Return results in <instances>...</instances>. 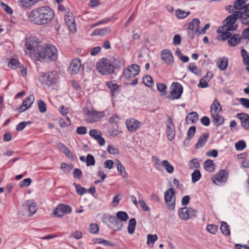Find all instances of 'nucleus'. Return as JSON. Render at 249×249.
Listing matches in <instances>:
<instances>
[{"label":"nucleus","instance_id":"1","mask_svg":"<svg viewBox=\"0 0 249 249\" xmlns=\"http://www.w3.org/2000/svg\"><path fill=\"white\" fill-rule=\"evenodd\" d=\"M54 12L49 6H43L31 10L27 15L28 20L36 25H44L53 18Z\"/></svg>","mask_w":249,"mask_h":249},{"label":"nucleus","instance_id":"2","mask_svg":"<svg viewBox=\"0 0 249 249\" xmlns=\"http://www.w3.org/2000/svg\"><path fill=\"white\" fill-rule=\"evenodd\" d=\"M124 67V59L119 58L112 60L107 58L100 59L96 64L97 71L103 75H109L113 73L115 69Z\"/></svg>","mask_w":249,"mask_h":249},{"label":"nucleus","instance_id":"3","mask_svg":"<svg viewBox=\"0 0 249 249\" xmlns=\"http://www.w3.org/2000/svg\"><path fill=\"white\" fill-rule=\"evenodd\" d=\"M57 56V50L55 46L51 45H45L38 51L36 57L39 61L51 62L55 60Z\"/></svg>","mask_w":249,"mask_h":249},{"label":"nucleus","instance_id":"4","mask_svg":"<svg viewBox=\"0 0 249 249\" xmlns=\"http://www.w3.org/2000/svg\"><path fill=\"white\" fill-rule=\"evenodd\" d=\"M101 220L114 231H120L123 227V223L120 221L115 216L106 213L103 214Z\"/></svg>","mask_w":249,"mask_h":249},{"label":"nucleus","instance_id":"5","mask_svg":"<svg viewBox=\"0 0 249 249\" xmlns=\"http://www.w3.org/2000/svg\"><path fill=\"white\" fill-rule=\"evenodd\" d=\"M237 19L236 11H234L231 15L227 17L223 21V26L219 27L218 29V31H220L222 30H227L231 31L236 30L238 27L237 24L236 23Z\"/></svg>","mask_w":249,"mask_h":249},{"label":"nucleus","instance_id":"6","mask_svg":"<svg viewBox=\"0 0 249 249\" xmlns=\"http://www.w3.org/2000/svg\"><path fill=\"white\" fill-rule=\"evenodd\" d=\"M58 77L56 71H49L42 73L39 78L40 81L48 86H51L56 83Z\"/></svg>","mask_w":249,"mask_h":249},{"label":"nucleus","instance_id":"7","mask_svg":"<svg viewBox=\"0 0 249 249\" xmlns=\"http://www.w3.org/2000/svg\"><path fill=\"white\" fill-rule=\"evenodd\" d=\"M39 41L36 38H30L25 41V48L26 53H33L37 55L38 51Z\"/></svg>","mask_w":249,"mask_h":249},{"label":"nucleus","instance_id":"8","mask_svg":"<svg viewBox=\"0 0 249 249\" xmlns=\"http://www.w3.org/2000/svg\"><path fill=\"white\" fill-rule=\"evenodd\" d=\"M183 90V88L180 83L173 82L170 87V95L168 99L176 100L180 98Z\"/></svg>","mask_w":249,"mask_h":249},{"label":"nucleus","instance_id":"9","mask_svg":"<svg viewBox=\"0 0 249 249\" xmlns=\"http://www.w3.org/2000/svg\"><path fill=\"white\" fill-rule=\"evenodd\" d=\"M175 190L172 188L168 189L164 192V199L167 208L170 210H173L175 207L176 197Z\"/></svg>","mask_w":249,"mask_h":249},{"label":"nucleus","instance_id":"10","mask_svg":"<svg viewBox=\"0 0 249 249\" xmlns=\"http://www.w3.org/2000/svg\"><path fill=\"white\" fill-rule=\"evenodd\" d=\"M200 24V21L197 18H194L188 24L187 28V35L189 38L193 39L196 34L198 32V27Z\"/></svg>","mask_w":249,"mask_h":249},{"label":"nucleus","instance_id":"11","mask_svg":"<svg viewBox=\"0 0 249 249\" xmlns=\"http://www.w3.org/2000/svg\"><path fill=\"white\" fill-rule=\"evenodd\" d=\"M229 177V172L225 170H220L218 173L212 178L214 184L221 186L225 184Z\"/></svg>","mask_w":249,"mask_h":249},{"label":"nucleus","instance_id":"12","mask_svg":"<svg viewBox=\"0 0 249 249\" xmlns=\"http://www.w3.org/2000/svg\"><path fill=\"white\" fill-rule=\"evenodd\" d=\"M84 112L88 116V119L90 123L98 122L100 119L104 117V111H98L94 110H89L88 109H85Z\"/></svg>","mask_w":249,"mask_h":249},{"label":"nucleus","instance_id":"13","mask_svg":"<svg viewBox=\"0 0 249 249\" xmlns=\"http://www.w3.org/2000/svg\"><path fill=\"white\" fill-rule=\"evenodd\" d=\"M178 213L180 219L187 220L195 216L196 212L191 207H184L179 210Z\"/></svg>","mask_w":249,"mask_h":249},{"label":"nucleus","instance_id":"14","mask_svg":"<svg viewBox=\"0 0 249 249\" xmlns=\"http://www.w3.org/2000/svg\"><path fill=\"white\" fill-rule=\"evenodd\" d=\"M140 72V67L137 64H132L128 67L123 72V76L129 79L138 75Z\"/></svg>","mask_w":249,"mask_h":249},{"label":"nucleus","instance_id":"15","mask_svg":"<svg viewBox=\"0 0 249 249\" xmlns=\"http://www.w3.org/2000/svg\"><path fill=\"white\" fill-rule=\"evenodd\" d=\"M65 21L70 30L72 33H75L76 31V26L75 23L74 17L71 12H68L65 16Z\"/></svg>","mask_w":249,"mask_h":249},{"label":"nucleus","instance_id":"16","mask_svg":"<svg viewBox=\"0 0 249 249\" xmlns=\"http://www.w3.org/2000/svg\"><path fill=\"white\" fill-rule=\"evenodd\" d=\"M166 133L168 140L171 141L174 139L175 130L172 119L169 117L166 122Z\"/></svg>","mask_w":249,"mask_h":249},{"label":"nucleus","instance_id":"17","mask_svg":"<svg viewBox=\"0 0 249 249\" xmlns=\"http://www.w3.org/2000/svg\"><path fill=\"white\" fill-rule=\"evenodd\" d=\"M35 101V97L33 95H30L25 98L23 100L22 105L18 108V110L19 113H21L29 108L32 106Z\"/></svg>","mask_w":249,"mask_h":249},{"label":"nucleus","instance_id":"18","mask_svg":"<svg viewBox=\"0 0 249 249\" xmlns=\"http://www.w3.org/2000/svg\"><path fill=\"white\" fill-rule=\"evenodd\" d=\"M81 67V60L79 58H74L71 62L69 70L72 74H75L78 72Z\"/></svg>","mask_w":249,"mask_h":249},{"label":"nucleus","instance_id":"19","mask_svg":"<svg viewBox=\"0 0 249 249\" xmlns=\"http://www.w3.org/2000/svg\"><path fill=\"white\" fill-rule=\"evenodd\" d=\"M125 124L127 129L131 132H134L140 127L141 123L134 119H129L126 120Z\"/></svg>","mask_w":249,"mask_h":249},{"label":"nucleus","instance_id":"20","mask_svg":"<svg viewBox=\"0 0 249 249\" xmlns=\"http://www.w3.org/2000/svg\"><path fill=\"white\" fill-rule=\"evenodd\" d=\"M161 57L162 60L167 65H171L174 62L173 56L170 50H164L162 51L161 53Z\"/></svg>","mask_w":249,"mask_h":249},{"label":"nucleus","instance_id":"21","mask_svg":"<svg viewBox=\"0 0 249 249\" xmlns=\"http://www.w3.org/2000/svg\"><path fill=\"white\" fill-rule=\"evenodd\" d=\"M237 117L241 121L242 126L246 130L249 129V115L241 113L237 114Z\"/></svg>","mask_w":249,"mask_h":249},{"label":"nucleus","instance_id":"22","mask_svg":"<svg viewBox=\"0 0 249 249\" xmlns=\"http://www.w3.org/2000/svg\"><path fill=\"white\" fill-rule=\"evenodd\" d=\"M41 0H18V5L23 9L31 8Z\"/></svg>","mask_w":249,"mask_h":249},{"label":"nucleus","instance_id":"23","mask_svg":"<svg viewBox=\"0 0 249 249\" xmlns=\"http://www.w3.org/2000/svg\"><path fill=\"white\" fill-rule=\"evenodd\" d=\"M237 18L240 19L242 24L245 25H249V13L236 11Z\"/></svg>","mask_w":249,"mask_h":249},{"label":"nucleus","instance_id":"24","mask_svg":"<svg viewBox=\"0 0 249 249\" xmlns=\"http://www.w3.org/2000/svg\"><path fill=\"white\" fill-rule=\"evenodd\" d=\"M241 41V37L239 34L231 35V36L228 41V44L230 47L235 46L238 45Z\"/></svg>","mask_w":249,"mask_h":249},{"label":"nucleus","instance_id":"25","mask_svg":"<svg viewBox=\"0 0 249 249\" xmlns=\"http://www.w3.org/2000/svg\"><path fill=\"white\" fill-rule=\"evenodd\" d=\"M209 137V133L208 132L204 133L201 135L198 139V141L196 144V148L198 149L202 147L205 144Z\"/></svg>","mask_w":249,"mask_h":249},{"label":"nucleus","instance_id":"26","mask_svg":"<svg viewBox=\"0 0 249 249\" xmlns=\"http://www.w3.org/2000/svg\"><path fill=\"white\" fill-rule=\"evenodd\" d=\"M221 110L222 108L219 102L217 99H215L210 107L211 113H219Z\"/></svg>","mask_w":249,"mask_h":249},{"label":"nucleus","instance_id":"27","mask_svg":"<svg viewBox=\"0 0 249 249\" xmlns=\"http://www.w3.org/2000/svg\"><path fill=\"white\" fill-rule=\"evenodd\" d=\"M211 116L213 119V122L215 125L218 126L224 123V118L220 115L219 113L211 114Z\"/></svg>","mask_w":249,"mask_h":249},{"label":"nucleus","instance_id":"28","mask_svg":"<svg viewBox=\"0 0 249 249\" xmlns=\"http://www.w3.org/2000/svg\"><path fill=\"white\" fill-rule=\"evenodd\" d=\"M198 120V114L196 112L190 113L186 117V122L188 124L196 123Z\"/></svg>","mask_w":249,"mask_h":249},{"label":"nucleus","instance_id":"29","mask_svg":"<svg viewBox=\"0 0 249 249\" xmlns=\"http://www.w3.org/2000/svg\"><path fill=\"white\" fill-rule=\"evenodd\" d=\"M196 130L195 126H191L188 130L187 138L184 141V145H187L190 142V140L194 136Z\"/></svg>","mask_w":249,"mask_h":249},{"label":"nucleus","instance_id":"30","mask_svg":"<svg viewBox=\"0 0 249 249\" xmlns=\"http://www.w3.org/2000/svg\"><path fill=\"white\" fill-rule=\"evenodd\" d=\"M230 30H222L220 31H217V33L220 35L217 37V39L219 40H225L230 38L231 36V34L230 32Z\"/></svg>","mask_w":249,"mask_h":249},{"label":"nucleus","instance_id":"31","mask_svg":"<svg viewBox=\"0 0 249 249\" xmlns=\"http://www.w3.org/2000/svg\"><path fill=\"white\" fill-rule=\"evenodd\" d=\"M111 32V30L109 27H106L101 29H97L95 30L92 33V36L100 35L104 36L107 35Z\"/></svg>","mask_w":249,"mask_h":249},{"label":"nucleus","instance_id":"32","mask_svg":"<svg viewBox=\"0 0 249 249\" xmlns=\"http://www.w3.org/2000/svg\"><path fill=\"white\" fill-rule=\"evenodd\" d=\"M117 168L120 174L123 178H125L127 176V172L125 171L124 166L121 163L120 160H117Z\"/></svg>","mask_w":249,"mask_h":249},{"label":"nucleus","instance_id":"33","mask_svg":"<svg viewBox=\"0 0 249 249\" xmlns=\"http://www.w3.org/2000/svg\"><path fill=\"white\" fill-rule=\"evenodd\" d=\"M213 162L211 160H207L204 162V167L205 169L208 172H213L214 170Z\"/></svg>","mask_w":249,"mask_h":249},{"label":"nucleus","instance_id":"34","mask_svg":"<svg viewBox=\"0 0 249 249\" xmlns=\"http://www.w3.org/2000/svg\"><path fill=\"white\" fill-rule=\"evenodd\" d=\"M220 230L222 233L225 236H229L230 235V230L229 226L225 222H222Z\"/></svg>","mask_w":249,"mask_h":249},{"label":"nucleus","instance_id":"35","mask_svg":"<svg viewBox=\"0 0 249 249\" xmlns=\"http://www.w3.org/2000/svg\"><path fill=\"white\" fill-rule=\"evenodd\" d=\"M136 226V221L134 218H131L128 222V225L127 227L128 232L132 234L134 233Z\"/></svg>","mask_w":249,"mask_h":249},{"label":"nucleus","instance_id":"36","mask_svg":"<svg viewBox=\"0 0 249 249\" xmlns=\"http://www.w3.org/2000/svg\"><path fill=\"white\" fill-rule=\"evenodd\" d=\"M116 217L121 222H126L129 219L127 213L124 211H119L116 213Z\"/></svg>","mask_w":249,"mask_h":249},{"label":"nucleus","instance_id":"37","mask_svg":"<svg viewBox=\"0 0 249 249\" xmlns=\"http://www.w3.org/2000/svg\"><path fill=\"white\" fill-rule=\"evenodd\" d=\"M209 74H211V76H212V75H213V74H212L210 72H208V73H207V74H206V76H205V77H204L200 79V81H199V83H198V86L199 87H200V88H207V87H208V86H209V85H208V81L210 80V79H211V78H208V80H206V79H205V78H206V77H208V76H209Z\"/></svg>","mask_w":249,"mask_h":249},{"label":"nucleus","instance_id":"38","mask_svg":"<svg viewBox=\"0 0 249 249\" xmlns=\"http://www.w3.org/2000/svg\"><path fill=\"white\" fill-rule=\"evenodd\" d=\"M228 65V59L226 57H223L220 59L219 63H217L218 68L221 71L225 70Z\"/></svg>","mask_w":249,"mask_h":249},{"label":"nucleus","instance_id":"39","mask_svg":"<svg viewBox=\"0 0 249 249\" xmlns=\"http://www.w3.org/2000/svg\"><path fill=\"white\" fill-rule=\"evenodd\" d=\"M162 165L164 167L166 172L172 174L174 170V167L167 160H163L161 162Z\"/></svg>","mask_w":249,"mask_h":249},{"label":"nucleus","instance_id":"40","mask_svg":"<svg viewBox=\"0 0 249 249\" xmlns=\"http://www.w3.org/2000/svg\"><path fill=\"white\" fill-rule=\"evenodd\" d=\"M142 83L149 88L152 87L154 85V82L152 77L148 75L143 76Z\"/></svg>","mask_w":249,"mask_h":249},{"label":"nucleus","instance_id":"41","mask_svg":"<svg viewBox=\"0 0 249 249\" xmlns=\"http://www.w3.org/2000/svg\"><path fill=\"white\" fill-rule=\"evenodd\" d=\"M188 69L190 71L196 75H200L201 74L200 70L197 67L195 63H190L188 66Z\"/></svg>","mask_w":249,"mask_h":249},{"label":"nucleus","instance_id":"42","mask_svg":"<svg viewBox=\"0 0 249 249\" xmlns=\"http://www.w3.org/2000/svg\"><path fill=\"white\" fill-rule=\"evenodd\" d=\"M248 0H236L234 3V8L236 10H242L244 8L245 4Z\"/></svg>","mask_w":249,"mask_h":249},{"label":"nucleus","instance_id":"43","mask_svg":"<svg viewBox=\"0 0 249 249\" xmlns=\"http://www.w3.org/2000/svg\"><path fill=\"white\" fill-rule=\"evenodd\" d=\"M73 185L75 187L76 192L79 196H82L87 192V189L82 187L80 184L73 183Z\"/></svg>","mask_w":249,"mask_h":249},{"label":"nucleus","instance_id":"44","mask_svg":"<svg viewBox=\"0 0 249 249\" xmlns=\"http://www.w3.org/2000/svg\"><path fill=\"white\" fill-rule=\"evenodd\" d=\"M73 167L72 164H68L65 162L62 163L60 166L61 169L66 174L70 173Z\"/></svg>","mask_w":249,"mask_h":249},{"label":"nucleus","instance_id":"45","mask_svg":"<svg viewBox=\"0 0 249 249\" xmlns=\"http://www.w3.org/2000/svg\"><path fill=\"white\" fill-rule=\"evenodd\" d=\"M147 244L148 246H153L154 243L158 239V236L156 234H148L147 236Z\"/></svg>","mask_w":249,"mask_h":249},{"label":"nucleus","instance_id":"46","mask_svg":"<svg viewBox=\"0 0 249 249\" xmlns=\"http://www.w3.org/2000/svg\"><path fill=\"white\" fill-rule=\"evenodd\" d=\"M89 231L92 234H97L99 232V227L96 223H91L89 225Z\"/></svg>","mask_w":249,"mask_h":249},{"label":"nucleus","instance_id":"47","mask_svg":"<svg viewBox=\"0 0 249 249\" xmlns=\"http://www.w3.org/2000/svg\"><path fill=\"white\" fill-rule=\"evenodd\" d=\"M58 206V210H61L64 214L70 213L71 212V209L69 205L60 204Z\"/></svg>","mask_w":249,"mask_h":249},{"label":"nucleus","instance_id":"48","mask_svg":"<svg viewBox=\"0 0 249 249\" xmlns=\"http://www.w3.org/2000/svg\"><path fill=\"white\" fill-rule=\"evenodd\" d=\"M201 176L200 172L199 170H196L192 174V181L193 183L196 182L200 179Z\"/></svg>","mask_w":249,"mask_h":249},{"label":"nucleus","instance_id":"49","mask_svg":"<svg viewBox=\"0 0 249 249\" xmlns=\"http://www.w3.org/2000/svg\"><path fill=\"white\" fill-rule=\"evenodd\" d=\"M190 12H186L178 9L176 12V15L178 18H184L187 17L190 14Z\"/></svg>","mask_w":249,"mask_h":249},{"label":"nucleus","instance_id":"50","mask_svg":"<svg viewBox=\"0 0 249 249\" xmlns=\"http://www.w3.org/2000/svg\"><path fill=\"white\" fill-rule=\"evenodd\" d=\"M246 146V143L244 140H240L235 144V147L238 151L243 150Z\"/></svg>","mask_w":249,"mask_h":249},{"label":"nucleus","instance_id":"51","mask_svg":"<svg viewBox=\"0 0 249 249\" xmlns=\"http://www.w3.org/2000/svg\"><path fill=\"white\" fill-rule=\"evenodd\" d=\"M241 55L243 59L244 63L249 65V54L245 49H242Z\"/></svg>","mask_w":249,"mask_h":249},{"label":"nucleus","instance_id":"52","mask_svg":"<svg viewBox=\"0 0 249 249\" xmlns=\"http://www.w3.org/2000/svg\"><path fill=\"white\" fill-rule=\"evenodd\" d=\"M86 162L87 166H93L95 163L94 157L91 154H88L87 156Z\"/></svg>","mask_w":249,"mask_h":249},{"label":"nucleus","instance_id":"53","mask_svg":"<svg viewBox=\"0 0 249 249\" xmlns=\"http://www.w3.org/2000/svg\"><path fill=\"white\" fill-rule=\"evenodd\" d=\"M59 124L61 127L69 126L71 125V122L70 119L67 117L66 119H61L59 121Z\"/></svg>","mask_w":249,"mask_h":249},{"label":"nucleus","instance_id":"54","mask_svg":"<svg viewBox=\"0 0 249 249\" xmlns=\"http://www.w3.org/2000/svg\"><path fill=\"white\" fill-rule=\"evenodd\" d=\"M89 135L96 140L98 139V137L102 136L100 132L97 129H92L90 130L89 132Z\"/></svg>","mask_w":249,"mask_h":249},{"label":"nucleus","instance_id":"55","mask_svg":"<svg viewBox=\"0 0 249 249\" xmlns=\"http://www.w3.org/2000/svg\"><path fill=\"white\" fill-rule=\"evenodd\" d=\"M107 151L110 154L114 155H118L119 153L118 149L115 148L113 145H109L107 147Z\"/></svg>","mask_w":249,"mask_h":249},{"label":"nucleus","instance_id":"56","mask_svg":"<svg viewBox=\"0 0 249 249\" xmlns=\"http://www.w3.org/2000/svg\"><path fill=\"white\" fill-rule=\"evenodd\" d=\"M218 230V226L214 224H209L207 227V231L211 234H215Z\"/></svg>","mask_w":249,"mask_h":249},{"label":"nucleus","instance_id":"57","mask_svg":"<svg viewBox=\"0 0 249 249\" xmlns=\"http://www.w3.org/2000/svg\"><path fill=\"white\" fill-rule=\"evenodd\" d=\"M108 87L110 89L112 93L116 92L118 91V86L117 84L113 83L112 82H108L107 83Z\"/></svg>","mask_w":249,"mask_h":249},{"label":"nucleus","instance_id":"58","mask_svg":"<svg viewBox=\"0 0 249 249\" xmlns=\"http://www.w3.org/2000/svg\"><path fill=\"white\" fill-rule=\"evenodd\" d=\"M189 166L191 169H197L199 167L200 164L196 159H194L190 161Z\"/></svg>","mask_w":249,"mask_h":249},{"label":"nucleus","instance_id":"59","mask_svg":"<svg viewBox=\"0 0 249 249\" xmlns=\"http://www.w3.org/2000/svg\"><path fill=\"white\" fill-rule=\"evenodd\" d=\"M38 107L39 111L41 113H44L47 110L46 105L42 100H39L38 101Z\"/></svg>","mask_w":249,"mask_h":249},{"label":"nucleus","instance_id":"60","mask_svg":"<svg viewBox=\"0 0 249 249\" xmlns=\"http://www.w3.org/2000/svg\"><path fill=\"white\" fill-rule=\"evenodd\" d=\"M83 236V234L80 231H76L72 233L70 235L69 237L71 238L73 237L75 239L77 240H79L81 238H82Z\"/></svg>","mask_w":249,"mask_h":249},{"label":"nucleus","instance_id":"61","mask_svg":"<svg viewBox=\"0 0 249 249\" xmlns=\"http://www.w3.org/2000/svg\"><path fill=\"white\" fill-rule=\"evenodd\" d=\"M32 182L30 178H25L19 182V186L21 187L29 186Z\"/></svg>","mask_w":249,"mask_h":249},{"label":"nucleus","instance_id":"62","mask_svg":"<svg viewBox=\"0 0 249 249\" xmlns=\"http://www.w3.org/2000/svg\"><path fill=\"white\" fill-rule=\"evenodd\" d=\"M82 175V171L78 168H75L73 170V178L77 179H80Z\"/></svg>","mask_w":249,"mask_h":249},{"label":"nucleus","instance_id":"63","mask_svg":"<svg viewBox=\"0 0 249 249\" xmlns=\"http://www.w3.org/2000/svg\"><path fill=\"white\" fill-rule=\"evenodd\" d=\"M37 207L35 203L32 202L29 204V211L32 214H34L37 211Z\"/></svg>","mask_w":249,"mask_h":249},{"label":"nucleus","instance_id":"64","mask_svg":"<svg viewBox=\"0 0 249 249\" xmlns=\"http://www.w3.org/2000/svg\"><path fill=\"white\" fill-rule=\"evenodd\" d=\"M19 63L18 61L16 59L12 58L11 60H10L9 63H8V67L11 68H13L14 67H18L19 66Z\"/></svg>","mask_w":249,"mask_h":249}]
</instances>
